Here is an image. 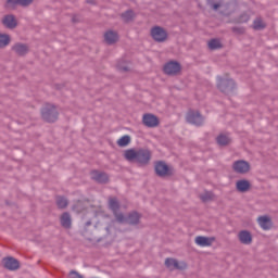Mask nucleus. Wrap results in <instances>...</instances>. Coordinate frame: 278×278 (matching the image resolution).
<instances>
[{
  "mask_svg": "<svg viewBox=\"0 0 278 278\" xmlns=\"http://www.w3.org/2000/svg\"><path fill=\"white\" fill-rule=\"evenodd\" d=\"M60 223L64 229H71V227H73V219L71 218V213L64 212L61 215Z\"/></svg>",
  "mask_w": 278,
  "mask_h": 278,
  "instance_id": "nucleus-16",
  "label": "nucleus"
},
{
  "mask_svg": "<svg viewBox=\"0 0 278 278\" xmlns=\"http://www.w3.org/2000/svg\"><path fill=\"white\" fill-rule=\"evenodd\" d=\"M114 216H115V220L117 223H119V225H126L127 223V216H125L123 213H118L117 212H113Z\"/></svg>",
  "mask_w": 278,
  "mask_h": 278,
  "instance_id": "nucleus-33",
  "label": "nucleus"
},
{
  "mask_svg": "<svg viewBox=\"0 0 278 278\" xmlns=\"http://www.w3.org/2000/svg\"><path fill=\"white\" fill-rule=\"evenodd\" d=\"M17 5H21V0H7L4 3L5 10H16Z\"/></svg>",
  "mask_w": 278,
  "mask_h": 278,
  "instance_id": "nucleus-29",
  "label": "nucleus"
},
{
  "mask_svg": "<svg viewBox=\"0 0 278 278\" xmlns=\"http://www.w3.org/2000/svg\"><path fill=\"white\" fill-rule=\"evenodd\" d=\"M104 229H105L108 236H110V233H112V232L110 231V229H112V225H108Z\"/></svg>",
  "mask_w": 278,
  "mask_h": 278,
  "instance_id": "nucleus-42",
  "label": "nucleus"
},
{
  "mask_svg": "<svg viewBox=\"0 0 278 278\" xmlns=\"http://www.w3.org/2000/svg\"><path fill=\"white\" fill-rule=\"evenodd\" d=\"M236 188L238 192H249V190H251V181L248 179H240L236 182Z\"/></svg>",
  "mask_w": 278,
  "mask_h": 278,
  "instance_id": "nucleus-17",
  "label": "nucleus"
},
{
  "mask_svg": "<svg viewBox=\"0 0 278 278\" xmlns=\"http://www.w3.org/2000/svg\"><path fill=\"white\" fill-rule=\"evenodd\" d=\"M142 123L144 127H149L150 129H153L160 126V117H157V115L152 113H146L142 116Z\"/></svg>",
  "mask_w": 278,
  "mask_h": 278,
  "instance_id": "nucleus-8",
  "label": "nucleus"
},
{
  "mask_svg": "<svg viewBox=\"0 0 278 278\" xmlns=\"http://www.w3.org/2000/svg\"><path fill=\"white\" fill-rule=\"evenodd\" d=\"M117 68L123 73H129V66L127 65V61L123 59L117 62Z\"/></svg>",
  "mask_w": 278,
  "mask_h": 278,
  "instance_id": "nucleus-35",
  "label": "nucleus"
},
{
  "mask_svg": "<svg viewBox=\"0 0 278 278\" xmlns=\"http://www.w3.org/2000/svg\"><path fill=\"white\" fill-rule=\"evenodd\" d=\"M202 203H208V201L214 200V193L212 191H205L203 194L200 195Z\"/></svg>",
  "mask_w": 278,
  "mask_h": 278,
  "instance_id": "nucleus-32",
  "label": "nucleus"
},
{
  "mask_svg": "<svg viewBox=\"0 0 278 278\" xmlns=\"http://www.w3.org/2000/svg\"><path fill=\"white\" fill-rule=\"evenodd\" d=\"M258 225L264 229V231H268V229L273 228V219L268 217V215L258 217Z\"/></svg>",
  "mask_w": 278,
  "mask_h": 278,
  "instance_id": "nucleus-19",
  "label": "nucleus"
},
{
  "mask_svg": "<svg viewBox=\"0 0 278 278\" xmlns=\"http://www.w3.org/2000/svg\"><path fill=\"white\" fill-rule=\"evenodd\" d=\"M232 169L239 175H247L251 170V164L244 160H239L232 164Z\"/></svg>",
  "mask_w": 278,
  "mask_h": 278,
  "instance_id": "nucleus-10",
  "label": "nucleus"
},
{
  "mask_svg": "<svg viewBox=\"0 0 278 278\" xmlns=\"http://www.w3.org/2000/svg\"><path fill=\"white\" fill-rule=\"evenodd\" d=\"M90 225H92V222H91V220H87V222L85 223V228H86V227H90Z\"/></svg>",
  "mask_w": 278,
  "mask_h": 278,
  "instance_id": "nucleus-44",
  "label": "nucleus"
},
{
  "mask_svg": "<svg viewBox=\"0 0 278 278\" xmlns=\"http://www.w3.org/2000/svg\"><path fill=\"white\" fill-rule=\"evenodd\" d=\"M12 42V37L8 34L0 33V49H5Z\"/></svg>",
  "mask_w": 278,
  "mask_h": 278,
  "instance_id": "nucleus-26",
  "label": "nucleus"
},
{
  "mask_svg": "<svg viewBox=\"0 0 278 278\" xmlns=\"http://www.w3.org/2000/svg\"><path fill=\"white\" fill-rule=\"evenodd\" d=\"M109 207L113 213L118 212V210H121V203H118L116 198H110Z\"/></svg>",
  "mask_w": 278,
  "mask_h": 278,
  "instance_id": "nucleus-28",
  "label": "nucleus"
},
{
  "mask_svg": "<svg viewBox=\"0 0 278 278\" xmlns=\"http://www.w3.org/2000/svg\"><path fill=\"white\" fill-rule=\"evenodd\" d=\"M216 142L218 147H228V144H231V138H229L227 135L220 134L216 137Z\"/></svg>",
  "mask_w": 278,
  "mask_h": 278,
  "instance_id": "nucleus-22",
  "label": "nucleus"
},
{
  "mask_svg": "<svg viewBox=\"0 0 278 278\" xmlns=\"http://www.w3.org/2000/svg\"><path fill=\"white\" fill-rule=\"evenodd\" d=\"M56 88H58V90H60V88H61L60 85H58Z\"/></svg>",
  "mask_w": 278,
  "mask_h": 278,
  "instance_id": "nucleus-46",
  "label": "nucleus"
},
{
  "mask_svg": "<svg viewBox=\"0 0 278 278\" xmlns=\"http://www.w3.org/2000/svg\"><path fill=\"white\" fill-rule=\"evenodd\" d=\"M72 210L80 214V212H84V210H86V205L84 204V201L78 200L73 204Z\"/></svg>",
  "mask_w": 278,
  "mask_h": 278,
  "instance_id": "nucleus-30",
  "label": "nucleus"
},
{
  "mask_svg": "<svg viewBox=\"0 0 278 278\" xmlns=\"http://www.w3.org/2000/svg\"><path fill=\"white\" fill-rule=\"evenodd\" d=\"M121 18L124 21V23H131L134 18H136V12L129 9L121 14Z\"/></svg>",
  "mask_w": 278,
  "mask_h": 278,
  "instance_id": "nucleus-21",
  "label": "nucleus"
},
{
  "mask_svg": "<svg viewBox=\"0 0 278 278\" xmlns=\"http://www.w3.org/2000/svg\"><path fill=\"white\" fill-rule=\"evenodd\" d=\"M70 277L71 278H84V276L81 275V274H79L77 270H75V269H72L71 271H70Z\"/></svg>",
  "mask_w": 278,
  "mask_h": 278,
  "instance_id": "nucleus-40",
  "label": "nucleus"
},
{
  "mask_svg": "<svg viewBox=\"0 0 278 278\" xmlns=\"http://www.w3.org/2000/svg\"><path fill=\"white\" fill-rule=\"evenodd\" d=\"M150 36L154 42H166V40H168V31H166L162 26L152 27Z\"/></svg>",
  "mask_w": 278,
  "mask_h": 278,
  "instance_id": "nucleus-5",
  "label": "nucleus"
},
{
  "mask_svg": "<svg viewBox=\"0 0 278 278\" xmlns=\"http://www.w3.org/2000/svg\"><path fill=\"white\" fill-rule=\"evenodd\" d=\"M56 206L59 210H66L68 207V199L64 195H56Z\"/></svg>",
  "mask_w": 278,
  "mask_h": 278,
  "instance_id": "nucleus-24",
  "label": "nucleus"
},
{
  "mask_svg": "<svg viewBox=\"0 0 278 278\" xmlns=\"http://www.w3.org/2000/svg\"><path fill=\"white\" fill-rule=\"evenodd\" d=\"M91 179L92 181H96V184H101V185L110 184V175L99 169L91 170Z\"/></svg>",
  "mask_w": 278,
  "mask_h": 278,
  "instance_id": "nucleus-9",
  "label": "nucleus"
},
{
  "mask_svg": "<svg viewBox=\"0 0 278 278\" xmlns=\"http://www.w3.org/2000/svg\"><path fill=\"white\" fill-rule=\"evenodd\" d=\"M217 89L220 90L223 94H233V90H236V81L232 78L217 76Z\"/></svg>",
  "mask_w": 278,
  "mask_h": 278,
  "instance_id": "nucleus-4",
  "label": "nucleus"
},
{
  "mask_svg": "<svg viewBox=\"0 0 278 278\" xmlns=\"http://www.w3.org/2000/svg\"><path fill=\"white\" fill-rule=\"evenodd\" d=\"M141 219L142 214L138 213V211H131L126 216V225H129L130 227H138Z\"/></svg>",
  "mask_w": 278,
  "mask_h": 278,
  "instance_id": "nucleus-13",
  "label": "nucleus"
},
{
  "mask_svg": "<svg viewBox=\"0 0 278 278\" xmlns=\"http://www.w3.org/2000/svg\"><path fill=\"white\" fill-rule=\"evenodd\" d=\"M85 3L88 5H97V0H86Z\"/></svg>",
  "mask_w": 278,
  "mask_h": 278,
  "instance_id": "nucleus-41",
  "label": "nucleus"
},
{
  "mask_svg": "<svg viewBox=\"0 0 278 278\" xmlns=\"http://www.w3.org/2000/svg\"><path fill=\"white\" fill-rule=\"evenodd\" d=\"M72 23H79V18H77V15H73Z\"/></svg>",
  "mask_w": 278,
  "mask_h": 278,
  "instance_id": "nucleus-43",
  "label": "nucleus"
},
{
  "mask_svg": "<svg viewBox=\"0 0 278 278\" xmlns=\"http://www.w3.org/2000/svg\"><path fill=\"white\" fill-rule=\"evenodd\" d=\"M207 47L211 51H216L223 49V43L220 42V39L213 38L207 42Z\"/></svg>",
  "mask_w": 278,
  "mask_h": 278,
  "instance_id": "nucleus-23",
  "label": "nucleus"
},
{
  "mask_svg": "<svg viewBox=\"0 0 278 278\" xmlns=\"http://www.w3.org/2000/svg\"><path fill=\"white\" fill-rule=\"evenodd\" d=\"M163 73L169 77H175V75L181 73V63H179V61H169L165 63Z\"/></svg>",
  "mask_w": 278,
  "mask_h": 278,
  "instance_id": "nucleus-6",
  "label": "nucleus"
},
{
  "mask_svg": "<svg viewBox=\"0 0 278 278\" xmlns=\"http://www.w3.org/2000/svg\"><path fill=\"white\" fill-rule=\"evenodd\" d=\"M250 20L251 16L249 15V13H241L237 18V23H249Z\"/></svg>",
  "mask_w": 278,
  "mask_h": 278,
  "instance_id": "nucleus-36",
  "label": "nucleus"
},
{
  "mask_svg": "<svg viewBox=\"0 0 278 278\" xmlns=\"http://www.w3.org/2000/svg\"><path fill=\"white\" fill-rule=\"evenodd\" d=\"M11 49L16 55H20V58H25V55L29 53V46L23 42H16Z\"/></svg>",
  "mask_w": 278,
  "mask_h": 278,
  "instance_id": "nucleus-14",
  "label": "nucleus"
},
{
  "mask_svg": "<svg viewBox=\"0 0 278 278\" xmlns=\"http://www.w3.org/2000/svg\"><path fill=\"white\" fill-rule=\"evenodd\" d=\"M2 264L7 270H18L21 268V262L13 256L3 257Z\"/></svg>",
  "mask_w": 278,
  "mask_h": 278,
  "instance_id": "nucleus-12",
  "label": "nucleus"
},
{
  "mask_svg": "<svg viewBox=\"0 0 278 278\" xmlns=\"http://www.w3.org/2000/svg\"><path fill=\"white\" fill-rule=\"evenodd\" d=\"M203 115H201V112L190 110L187 114V123L190 125H195V127H201L203 125Z\"/></svg>",
  "mask_w": 278,
  "mask_h": 278,
  "instance_id": "nucleus-7",
  "label": "nucleus"
},
{
  "mask_svg": "<svg viewBox=\"0 0 278 278\" xmlns=\"http://www.w3.org/2000/svg\"><path fill=\"white\" fill-rule=\"evenodd\" d=\"M7 205H10V201H5Z\"/></svg>",
  "mask_w": 278,
  "mask_h": 278,
  "instance_id": "nucleus-45",
  "label": "nucleus"
},
{
  "mask_svg": "<svg viewBox=\"0 0 278 278\" xmlns=\"http://www.w3.org/2000/svg\"><path fill=\"white\" fill-rule=\"evenodd\" d=\"M124 157L127 160V162L138 164V166H149L151 163L152 153L149 149L139 148L136 150L130 148L125 151Z\"/></svg>",
  "mask_w": 278,
  "mask_h": 278,
  "instance_id": "nucleus-1",
  "label": "nucleus"
},
{
  "mask_svg": "<svg viewBox=\"0 0 278 278\" xmlns=\"http://www.w3.org/2000/svg\"><path fill=\"white\" fill-rule=\"evenodd\" d=\"M98 242H101V239H98Z\"/></svg>",
  "mask_w": 278,
  "mask_h": 278,
  "instance_id": "nucleus-47",
  "label": "nucleus"
},
{
  "mask_svg": "<svg viewBox=\"0 0 278 278\" xmlns=\"http://www.w3.org/2000/svg\"><path fill=\"white\" fill-rule=\"evenodd\" d=\"M214 240H216L214 237L198 236L195 237L194 242L198 247H212V242H214Z\"/></svg>",
  "mask_w": 278,
  "mask_h": 278,
  "instance_id": "nucleus-15",
  "label": "nucleus"
},
{
  "mask_svg": "<svg viewBox=\"0 0 278 278\" xmlns=\"http://www.w3.org/2000/svg\"><path fill=\"white\" fill-rule=\"evenodd\" d=\"M231 31H232L233 34H238L239 36H242V34H244L245 29H244V27L233 26V27L231 28Z\"/></svg>",
  "mask_w": 278,
  "mask_h": 278,
  "instance_id": "nucleus-38",
  "label": "nucleus"
},
{
  "mask_svg": "<svg viewBox=\"0 0 278 278\" xmlns=\"http://www.w3.org/2000/svg\"><path fill=\"white\" fill-rule=\"evenodd\" d=\"M175 262H176V258H170V257L166 258V260H165V266H166V268H169V270H174V268H175Z\"/></svg>",
  "mask_w": 278,
  "mask_h": 278,
  "instance_id": "nucleus-37",
  "label": "nucleus"
},
{
  "mask_svg": "<svg viewBox=\"0 0 278 278\" xmlns=\"http://www.w3.org/2000/svg\"><path fill=\"white\" fill-rule=\"evenodd\" d=\"M41 118L45 123H55L60 116L58 108L54 104L46 103L40 110Z\"/></svg>",
  "mask_w": 278,
  "mask_h": 278,
  "instance_id": "nucleus-2",
  "label": "nucleus"
},
{
  "mask_svg": "<svg viewBox=\"0 0 278 278\" xmlns=\"http://www.w3.org/2000/svg\"><path fill=\"white\" fill-rule=\"evenodd\" d=\"M253 29H255V31H262V29H266V24L264 21H262L261 17H257L253 21Z\"/></svg>",
  "mask_w": 278,
  "mask_h": 278,
  "instance_id": "nucleus-27",
  "label": "nucleus"
},
{
  "mask_svg": "<svg viewBox=\"0 0 278 278\" xmlns=\"http://www.w3.org/2000/svg\"><path fill=\"white\" fill-rule=\"evenodd\" d=\"M154 173L156 177H160L161 179L173 177L175 175V167L167 165L165 161H155Z\"/></svg>",
  "mask_w": 278,
  "mask_h": 278,
  "instance_id": "nucleus-3",
  "label": "nucleus"
},
{
  "mask_svg": "<svg viewBox=\"0 0 278 278\" xmlns=\"http://www.w3.org/2000/svg\"><path fill=\"white\" fill-rule=\"evenodd\" d=\"M239 240L241 244H251L253 242V235L249 230H241L239 232Z\"/></svg>",
  "mask_w": 278,
  "mask_h": 278,
  "instance_id": "nucleus-20",
  "label": "nucleus"
},
{
  "mask_svg": "<svg viewBox=\"0 0 278 278\" xmlns=\"http://www.w3.org/2000/svg\"><path fill=\"white\" fill-rule=\"evenodd\" d=\"M34 3V0H20V5L22 8H29Z\"/></svg>",
  "mask_w": 278,
  "mask_h": 278,
  "instance_id": "nucleus-39",
  "label": "nucleus"
},
{
  "mask_svg": "<svg viewBox=\"0 0 278 278\" xmlns=\"http://www.w3.org/2000/svg\"><path fill=\"white\" fill-rule=\"evenodd\" d=\"M104 40L106 45H116V42H118V33L114 30H108L104 34Z\"/></svg>",
  "mask_w": 278,
  "mask_h": 278,
  "instance_id": "nucleus-18",
  "label": "nucleus"
},
{
  "mask_svg": "<svg viewBox=\"0 0 278 278\" xmlns=\"http://www.w3.org/2000/svg\"><path fill=\"white\" fill-rule=\"evenodd\" d=\"M1 23L7 29H16L18 27V20H16L14 14L4 15Z\"/></svg>",
  "mask_w": 278,
  "mask_h": 278,
  "instance_id": "nucleus-11",
  "label": "nucleus"
},
{
  "mask_svg": "<svg viewBox=\"0 0 278 278\" xmlns=\"http://www.w3.org/2000/svg\"><path fill=\"white\" fill-rule=\"evenodd\" d=\"M116 144H117V147H121V148L129 147V144H131V136H129V135L122 136L117 140Z\"/></svg>",
  "mask_w": 278,
  "mask_h": 278,
  "instance_id": "nucleus-25",
  "label": "nucleus"
},
{
  "mask_svg": "<svg viewBox=\"0 0 278 278\" xmlns=\"http://www.w3.org/2000/svg\"><path fill=\"white\" fill-rule=\"evenodd\" d=\"M188 268V263L184 262V261H175L174 263V270H186Z\"/></svg>",
  "mask_w": 278,
  "mask_h": 278,
  "instance_id": "nucleus-34",
  "label": "nucleus"
},
{
  "mask_svg": "<svg viewBox=\"0 0 278 278\" xmlns=\"http://www.w3.org/2000/svg\"><path fill=\"white\" fill-rule=\"evenodd\" d=\"M206 3L214 12H218V9L223 8V1L214 2V0H206Z\"/></svg>",
  "mask_w": 278,
  "mask_h": 278,
  "instance_id": "nucleus-31",
  "label": "nucleus"
}]
</instances>
